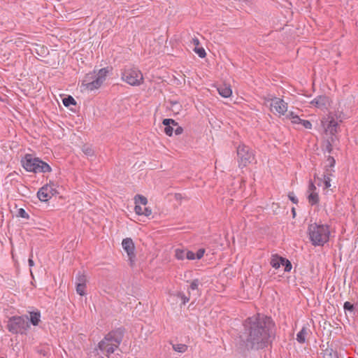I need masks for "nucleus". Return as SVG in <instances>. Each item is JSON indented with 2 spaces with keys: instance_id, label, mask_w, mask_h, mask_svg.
Wrapping results in <instances>:
<instances>
[{
  "instance_id": "obj_1",
  "label": "nucleus",
  "mask_w": 358,
  "mask_h": 358,
  "mask_svg": "<svg viewBox=\"0 0 358 358\" xmlns=\"http://www.w3.org/2000/svg\"><path fill=\"white\" fill-rule=\"evenodd\" d=\"M274 338L275 324L270 317L257 314L244 321L240 338L248 350L264 349Z\"/></svg>"
},
{
  "instance_id": "obj_2",
  "label": "nucleus",
  "mask_w": 358,
  "mask_h": 358,
  "mask_svg": "<svg viewBox=\"0 0 358 358\" xmlns=\"http://www.w3.org/2000/svg\"><path fill=\"white\" fill-rule=\"evenodd\" d=\"M124 332L125 330L122 327L116 328L108 332L99 343L98 347L99 350L106 351L108 356L114 353L122 343Z\"/></svg>"
},
{
  "instance_id": "obj_3",
  "label": "nucleus",
  "mask_w": 358,
  "mask_h": 358,
  "mask_svg": "<svg viewBox=\"0 0 358 358\" xmlns=\"http://www.w3.org/2000/svg\"><path fill=\"white\" fill-rule=\"evenodd\" d=\"M309 238L312 244L316 245H324L329 238L330 231L327 224L313 223L308 228Z\"/></svg>"
},
{
  "instance_id": "obj_4",
  "label": "nucleus",
  "mask_w": 358,
  "mask_h": 358,
  "mask_svg": "<svg viewBox=\"0 0 358 358\" xmlns=\"http://www.w3.org/2000/svg\"><path fill=\"white\" fill-rule=\"evenodd\" d=\"M108 73V68H103L95 71L86 74L82 85V90L92 91L99 89L105 81Z\"/></svg>"
},
{
  "instance_id": "obj_5",
  "label": "nucleus",
  "mask_w": 358,
  "mask_h": 358,
  "mask_svg": "<svg viewBox=\"0 0 358 358\" xmlns=\"http://www.w3.org/2000/svg\"><path fill=\"white\" fill-rule=\"evenodd\" d=\"M21 164L23 168L29 172L47 173L52 171L49 164L38 157H34L30 154H27L22 158Z\"/></svg>"
},
{
  "instance_id": "obj_6",
  "label": "nucleus",
  "mask_w": 358,
  "mask_h": 358,
  "mask_svg": "<svg viewBox=\"0 0 358 358\" xmlns=\"http://www.w3.org/2000/svg\"><path fill=\"white\" fill-rule=\"evenodd\" d=\"M28 320L27 315L13 316L8 319L6 328L9 332L13 334H24L30 327Z\"/></svg>"
},
{
  "instance_id": "obj_7",
  "label": "nucleus",
  "mask_w": 358,
  "mask_h": 358,
  "mask_svg": "<svg viewBox=\"0 0 358 358\" xmlns=\"http://www.w3.org/2000/svg\"><path fill=\"white\" fill-rule=\"evenodd\" d=\"M122 79L132 86H138L143 81L142 73L136 68L124 69L122 73Z\"/></svg>"
},
{
  "instance_id": "obj_8",
  "label": "nucleus",
  "mask_w": 358,
  "mask_h": 358,
  "mask_svg": "<svg viewBox=\"0 0 358 358\" xmlns=\"http://www.w3.org/2000/svg\"><path fill=\"white\" fill-rule=\"evenodd\" d=\"M237 156L239 167H245L254 159L252 150L247 145L242 144L237 148Z\"/></svg>"
},
{
  "instance_id": "obj_9",
  "label": "nucleus",
  "mask_w": 358,
  "mask_h": 358,
  "mask_svg": "<svg viewBox=\"0 0 358 358\" xmlns=\"http://www.w3.org/2000/svg\"><path fill=\"white\" fill-rule=\"evenodd\" d=\"M271 110H273L277 112L280 115H285L287 110V103L282 99L278 97H273L271 99Z\"/></svg>"
},
{
  "instance_id": "obj_10",
  "label": "nucleus",
  "mask_w": 358,
  "mask_h": 358,
  "mask_svg": "<svg viewBox=\"0 0 358 358\" xmlns=\"http://www.w3.org/2000/svg\"><path fill=\"white\" fill-rule=\"evenodd\" d=\"M122 245L124 250L127 252L131 264H132L136 257V255L134 254L135 247L132 239L130 238L123 239L122 242Z\"/></svg>"
},
{
  "instance_id": "obj_11",
  "label": "nucleus",
  "mask_w": 358,
  "mask_h": 358,
  "mask_svg": "<svg viewBox=\"0 0 358 358\" xmlns=\"http://www.w3.org/2000/svg\"><path fill=\"white\" fill-rule=\"evenodd\" d=\"M323 127L325 128L326 132H329L331 135H334L337 132L338 122L333 118L322 121Z\"/></svg>"
},
{
  "instance_id": "obj_12",
  "label": "nucleus",
  "mask_w": 358,
  "mask_h": 358,
  "mask_svg": "<svg viewBox=\"0 0 358 358\" xmlns=\"http://www.w3.org/2000/svg\"><path fill=\"white\" fill-rule=\"evenodd\" d=\"M310 103L318 108L324 109L329 105V98L325 95L318 96L312 100Z\"/></svg>"
},
{
  "instance_id": "obj_13",
  "label": "nucleus",
  "mask_w": 358,
  "mask_h": 358,
  "mask_svg": "<svg viewBox=\"0 0 358 358\" xmlns=\"http://www.w3.org/2000/svg\"><path fill=\"white\" fill-rule=\"evenodd\" d=\"M331 176V170H329V169H326L324 174H323V178H317L318 180L317 185L322 186L323 185V187L324 189L329 188L331 185V178L330 176Z\"/></svg>"
},
{
  "instance_id": "obj_14",
  "label": "nucleus",
  "mask_w": 358,
  "mask_h": 358,
  "mask_svg": "<svg viewBox=\"0 0 358 358\" xmlns=\"http://www.w3.org/2000/svg\"><path fill=\"white\" fill-rule=\"evenodd\" d=\"M49 192L48 187L45 185L38 189L37 196L41 201L46 202L52 198L51 195L49 194Z\"/></svg>"
},
{
  "instance_id": "obj_15",
  "label": "nucleus",
  "mask_w": 358,
  "mask_h": 358,
  "mask_svg": "<svg viewBox=\"0 0 358 358\" xmlns=\"http://www.w3.org/2000/svg\"><path fill=\"white\" fill-rule=\"evenodd\" d=\"M217 91L220 96L224 98L229 97L232 94V90L231 89L230 85L227 84H222L219 85L217 87Z\"/></svg>"
},
{
  "instance_id": "obj_16",
  "label": "nucleus",
  "mask_w": 358,
  "mask_h": 358,
  "mask_svg": "<svg viewBox=\"0 0 358 358\" xmlns=\"http://www.w3.org/2000/svg\"><path fill=\"white\" fill-rule=\"evenodd\" d=\"M29 320L31 324L37 326L41 321V313L39 311H31L29 312Z\"/></svg>"
},
{
  "instance_id": "obj_17",
  "label": "nucleus",
  "mask_w": 358,
  "mask_h": 358,
  "mask_svg": "<svg viewBox=\"0 0 358 358\" xmlns=\"http://www.w3.org/2000/svg\"><path fill=\"white\" fill-rule=\"evenodd\" d=\"M283 258L284 257H280L278 255H273L270 262L271 266L275 269L280 268Z\"/></svg>"
},
{
  "instance_id": "obj_18",
  "label": "nucleus",
  "mask_w": 358,
  "mask_h": 358,
  "mask_svg": "<svg viewBox=\"0 0 358 358\" xmlns=\"http://www.w3.org/2000/svg\"><path fill=\"white\" fill-rule=\"evenodd\" d=\"M308 334V329L303 327L301 330L296 334V341L300 343L306 341V336Z\"/></svg>"
},
{
  "instance_id": "obj_19",
  "label": "nucleus",
  "mask_w": 358,
  "mask_h": 358,
  "mask_svg": "<svg viewBox=\"0 0 358 358\" xmlns=\"http://www.w3.org/2000/svg\"><path fill=\"white\" fill-rule=\"evenodd\" d=\"M324 358H338L337 352L333 348H327L324 352Z\"/></svg>"
},
{
  "instance_id": "obj_20",
  "label": "nucleus",
  "mask_w": 358,
  "mask_h": 358,
  "mask_svg": "<svg viewBox=\"0 0 358 358\" xmlns=\"http://www.w3.org/2000/svg\"><path fill=\"white\" fill-rule=\"evenodd\" d=\"M308 202L313 206L317 204L319 201V196L317 192L308 193Z\"/></svg>"
},
{
  "instance_id": "obj_21",
  "label": "nucleus",
  "mask_w": 358,
  "mask_h": 358,
  "mask_svg": "<svg viewBox=\"0 0 358 358\" xmlns=\"http://www.w3.org/2000/svg\"><path fill=\"white\" fill-rule=\"evenodd\" d=\"M134 201L136 205H143L145 206L148 203V199L143 195L136 194L134 196Z\"/></svg>"
},
{
  "instance_id": "obj_22",
  "label": "nucleus",
  "mask_w": 358,
  "mask_h": 358,
  "mask_svg": "<svg viewBox=\"0 0 358 358\" xmlns=\"http://www.w3.org/2000/svg\"><path fill=\"white\" fill-rule=\"evenodd\" d=\"M200 285H201L200 280L199 279H194L191 282L189 289L192 291H197V293L195 294V295L199 296V286Z\"/></svg>"
},
{
  "instance_id": "obj_23",
  "label": "nucleus",
  "mask_w": 358,
  "mask_h": 358,
  "mask_svg": "<svg viewBox=\"0 0 358 358\" xmlns=\"http://www.w3.org/2000/svg\"><path fill=\"white\" fill-rule=\"evenodd\" d=\"M87 281V276L83 273L78 272L76 276V284L86 285Z\"/></svg>"
},
{
  "instance_id": "obj_24",
  "label": "nucleus",
  "mask_w": 358,
  "mask_h": 358,
  "mask_svg": "<svg viewBox=\"0 0 358 358\" xmlns=\"http://www.w3.org/2000/svg\"><path fill=\"white\" fill-rule=\"evenodd\" d=\"M172 347L175 351L180 353L185 352L187 350V346L182 343L172 344Z\"/></svg>"
},
{
  "instance_id": "obj_25",
  "label": "nucleus",
  "mask_w": 358,
  "mask_h": 358,
  "mask_svg": "<svg viewBox=\"0 0 358 358\" xmlns=\"http://www.w3.org/2000/svg\"><path fill=\"white\" fill-rule=\"evenodd\" d=\"M62 101H63V104L66 107H69L71 105L75 106L76 104V101L71 96H68L64 98Z\"/></svg>"
},
{
  "instance_id": "obj_26",
  "label": "nucleus",
  "mask_w": 358,
  "mask_h": 358,
  "mask_svg": "<svg viewBox=\"0 0 358 358\" xmlns=\"http://www.w3.org/2000/svg\"><path fill=\"white\" fill-rule=\"evenodd\" d=\"M186 251H187V250L176 249L175 251L176 257L180 260H183V259H186V257H185Z\"/></svg>"
},
{
  "instance_id": "obj_27",
  "label": "nucleus",
  "mask_w": 358,
  "mask_h": 358,
  "mask_svg": "<svg viewBox=\"0 0 358 358\" xmlns=\"http://www.w3.org/2000/svg\"><path fill=\"white\" fill-rule=\"evenodd\" d=\"M45 185L48 187V192L50 191L49 194H50L51 196H53L54 195L58 193L56 189V185L53 182L50 181L48 184H46Z\"/></svg>"
},
{
  "instance_id": "obj_28",
  "label": "nucleus",
  "mask_w": 358,
  "mask_h": 358,
  "mask_svg": "<svg viewBox=\"0 0 358 358\" xmlns=\"http://www.w3.org/2000/svg\"><path fill=\"white\" fill-rule=\"evenodd\" d=\"M76 292L80 296H84L86 294L85 293L86 285H81L80 283H78V284H76Z\"/></svg>"
},
{
  "instance_id": "obj_29",
  "label": "nucleus",
  "mask_w": 358,
  "mask_h": 358,
  "mask_svg": "<svg viewBox=\"0 0 358 358\" xmlns=\"http://www.w3.org/2000/svg\"><path fill=\"white\" fill-rule=\"evenodd\" d=\"M82 150H83V152L85 153V155H86L87 156H89V157L94 156V150H92L91 146L85 145H83Z\"/></svg>"
},
{
  "instance_id": "obj_30",
  "label": "nucleus",
  "mask_w": 358,
  "mask_h": 358,
  "mask_svg": "<svg viewBox=\"0 0 358 358\" xmlns=\"http://www.w3.org/2000/svg\"><path fill=\"white\" fill-rule=\"evenodd\" d=\"M281 265L284 266V270L286 272L290 271L292 267L291 262L285 258H283Z\"/></svg>"
},
{
  "instance_id": "obj_31",
  "label": "nucleus",
  "mask_w": 358,
  "mask_h": 358,
  "mask_svg": "<svg viewBox=\"0 0 358 358\" xmlns=\"http://www.w3.org/2000/svg\"><path fill=\"white\" fill-rule=\"evenodd\" d=\"M194 51L199 55L201 58H204L206 55V51L203 48L201 47H195L194 48Z\"/></svg>"
},
{
  "instance_id": "obj_32",
  "label": "nucleus",
  "mask_w": 358,
  "mask_h": 358,
  "mask_svg": "<svg viewBox=\"0 0 358 358\" xmlns=\"http://www.w3.org/2000/svg\"><path fill=\"white\" fill-rule=\"evenodd\" d=\"M162 124L164 125V126H169V124L172 127H176V126H178V122H176L173 119H164L162 121Z\"/></svg>"
},
{
  "instance_id": "obj_33",
  "label": "nucleus",
  "mask_w": 358,
  "mask_h": 358,
  "mask_svg": "<svg viewBox=\"0 0 358 358\" xmlns=\"http://www.w3.org/2000/svg\"><path fill=\"white\" fill-rule=\"evenodd\" d=\"M327 162L328 164L326 166L327 169H329L332 171V168L334 166L336 162L335 159H334V157L329 156L327 159Z\"/></svg>"
},
{
  "instance_id": "obj_34",
  "label": "nucleus",
  "mask_w": 358,
  "mask_h": 358,
  "mask_svg": "<svg viewBox=\"0 0 358 358\" xmlns=\"http://www.w3.org/2000/svg\"><path fill=\"white\" fill-rule=\"evenodd\" d=\"M18 215L22 218L29 219V215L23 208H20L18 210Z\"/></svg>"
},
{
  "instance_id": "obj_35",
  "label": "nucleus",
  "mask_w": 358,
  "mask_h": 358,
  "mask_svg": "<svg viewBox=\"0 0 358 358\" xmlns=\"http://www.w3.org/2000/svg\"><path fill=\"white\" fill-rule=\"evenodd\" d=\"M343 308L345 310L352 312L354 309V306L350 302L346 301L344 303Z\"/></svg>"
},
{
  "instance_id": "obj_36",
  "label": "nucleus",
  "mask_w": 358,
  "mask_h": 358,
  "mask_svg": "<svg viewBox=\"0 0 358 358\" xmlns=\"http://www.w3.org/2000/svg\"><path fill=\"white\" fill-rule=\"evenodd\" d=\"M173 131V127L171 126L170 124L169 126H165L164 132L166 135L169 136H172Z\"/></svg>"
},
{
  "instance_id": "obj_37",
  "label": "nucleus",
  "mask_w": 358,
  "mask_h": 358,
  "mask_svg": "<svg viewBox=\"0 0 358 358\" xmlns=\"http://www.w3.org/2000/svg\"><path fill=\"white\" fill-rule=\"evenodd\" d=\"M185 257H186V259H189V260H193V259H196L195 254L190 250L186 251Z\"/></svg>"
},
{
  "instance_id": "obj_38",
  "label": "nucleus",
  "mask_w": 358,
  "mask_h": 358,
  "mask_svg": "<svg viewBox=\"0 0 358 358\" xmlns=\"http://www.w3.org/2000/svg\"><path fill=\"white\" fill-rule=\"evenodd\" d=\"M205 252V250L203 248H201L197 250L196 253L195 254L196 259H200L203 257Z\"/></svg>"
},
{
  "instance_id": "obj_39",
  "label": "nucleus",
  "mask_w": 358,
  "mask_h": 358,
  "mask_svg": "<svg viewBox=\"0 0 358 358\" xmlns=\"http://www.w3.org/2000/svg\"><path fill=\"white\" fill-rule=\"evenodd\" d=\"M301 124L306 129H311L312 124L308 120H301Z\"/></svg>"
},
{
  "instance_id": "obj_40",
  "label": "nucleus",
  "mask_w": 358,
  "mask_h": 358,
  "mask_svg": "<svg viewBox=\"0 0 358 358\" xmlns=\"http://www.w3.org/2000/svg\"><path fill=\"white\" fill-rule=\"evenodd\" d=\"M135 213L139 215H143V208H142L140 205H136L134 208Z\"/></svg>"
},
{
  "instance_id": "obj_41",
  "label": "nucleus",
  "mask_w": 358,
  "mask_h": 358,
  "mask_svg": "<svg viewBox=\"0 0 358 358\" xmlns=\"http://www.w3.org/2000/svg\"><path fill=\"white\" fill-rule=\"evenodd\" d=\"M152 214V210L149 207H144L143 208V215H145L146 217Z\"/></svg>"
},
{
  "instance_id": "obj_42",
  "label": "nucleus",
  "mask_w": 358,
  "mask_h": 358,
  "mask_svg": "<svg viewBox=\"0 0 358 358\" xmlns=\"http://www.w3.org/2000/svg\"><path fill=\"white\" fill-rule=\"evenodd\" d=\"M315 189H316L315 185L313 184V182H310L309 185H308V193L315 192Z\"/></svg>"
},
{
  "instance_id": "obj_43",
  "label": "nucleus",
  "mask_w": 358,
  "mask_h": 358,
  "mask_svg": "<svg viewBox=\"0 0 358 358\" xmlns=\"http://www.w3.org/2000/svg\"><path fill=\"white\" fill-rule=\"evenodd\" d=\"M178 296L181 298L182 300L183 304H185L189 301V297L186 296L184 294L180 293Z\"/></svg>"
},
{
  "instance_id": "obj_44",
  "label": "nucleus",
  "mask_w": 358,
  "mask_h": 358,
  "mask_svg": "<svg viewBox=\"0 0 358 358\" xmlns=\"http://www.w3.org/2000/svg\"><path fill=\"white\" fill-rule=\"evenodd\" d=\"M288 197L294 203H298V199L294 196V193H289Z\"/></svg>"
},
{
  "instance_id": "obj_45",
  "label": "nucleus",
  "mask_w": 358,
  "mask_h": 358,
  "mask_svg": "<svg viewBox=\"0 0 358 358\" xmlns=\"http://www.w3.org/2000/svg\"><path fill=\"white\" fill-rule=\"evenodd\" d=\"M176 128L174 129V132L176 135H180L182 133L183 129L178 124V126H176Z\"/></svg>"
},
{
  "instance_id": "obj_46",
  "label": "nucleus",
  "mask_w": 358,
  "mask_h": 358,
  "mask_svg": "<svg viewBox=\"0 0 358 358\" xmlns=\"http://www.w3.org/2000/svg\"><path fill=\"white\" fill-rule=\"evenodd\" d=\"M192 43H193L194 45H195V47H198L200 44L199 40L196 37H194L192 39Z\"/></svg>"
},
{
  "instance_id": "obj_47",
  "label": "nucleus",
  "mask_w": 358,
  "mask_h": 358,
  "mask_svg": "<svg viewBox=\"0 0 358 358\" xmlns=\"http://www.w3.org/2000/svg\"><path fill=\"white\" fill-rule=\"evenodd\" d=\"M301 119L299 118L298 115L296 117H294V119L292 120V123L294 124H301Z\"/></svg>"
},
{
  "instance_id": "obj_48",
  "label": "nucleus",
  "mask_w": 358,
  "mask_h": 358,
  "mask_svg": "<svg viewBox=\"0 0 358 358\" xmlns=\"http://www.w3.org/2000/svg\"><path fill=\"white\" fill-rule=\"evenodd\" d=\"M294 117H296V115H294V113L293 112H290L289 113V114L287 115V117L291 119V120H293L294 119Z\"/></svg>"
},
{
  "instance_id": "obj_49",
  "label": "nucleus",
  "mask_w": 358,
  "mask_h": 358,
  "mask_svg": "<svg viewBox=\"0 0 358 358\" xmlns=\"http://www.w3.org/2000/svg\"><path fill=\"white\" fill-rule=\"evenodd\" d=\"M28 263H29V266L31 267L33 266L34 264V261L31 257L29 259Z\"/></svg>"
},
{
  "instance_id": "obj_50",
  "label": "nucleus",
  "mask_w": 358,
  "mask_h": 358,
  "mask_svg": "<svg viewBox=\"0 0 358 358\" xmlns=\"http://www.w3.org/2000/svg\"><path fill=\"white\" fill-rule=\"evenodd\" d=\"M327 150L329 151V152H330L331 150V145L329 143L327 145Z\"/></svg>"
},
{
  "instance_id": "obj_51",
  "label": "nucleus",
  "mask_w": 358,
  "mask_h": 358,
  "mask_svg": "<svg viewBox=\"0 0 358 358\" xmlns=\"http://www.w3.org/2000/svg\"><path fill=\"white\" fill-rule=\"evenodd\" d=\"M292 214H293V217H295V215H296V211H295V208H292Z\"/></svg>"
},
{
  "instance_id": "obj_52",
  "label": "nucleus",
  "mask_w": 358,
  "mask_h": 358,
  "mask_svg": "<svg viewBox=\"0 0 358 358\" xmlns=\"http://www.w3.org/2000/svg\"><path fill=\"white\" fill-rule=\"evenodd\" d=\"M1 358H3V357H1Z\"/></svg>"
}]
</instances>
